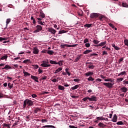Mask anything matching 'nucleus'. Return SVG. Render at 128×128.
<instances>
[{
  "label": "nucleus",
  "mask_w": 128,
  "mask_h": 128,
  "mask_svg": "<svg viewBox=\"0 0 128 128\" xmlns=\"http://www.w3.org/2000/svg\"><path fill=\"white\" fill-rule=\"evenodd\" d=\"M34 106V102L32 100H30L29 99H26L24 101V104H23V108H26V106Z\"/></svg>",
  "instance_id": "obj_1"
},
{
  "label": "nucleus",
  "mask_w": 128,
  "mask_h": 128,
  "mask_svg": "<svg viewBox=\"0 0 128 128\" xmlns=\"http://www.w3.org/2000/svg\"><path fill=\"white\" fill-rule=\"evenodd\" d=\"M86 64L90 70H94V64L92 62H86Z\"/></svg>",
  "instance_id": "obj_2"
},
{
  "label": "nucleus",
  "mask_w": 128,
  "mask_h": 128,
  "mask_svg": "<svg viewBox=\"0 0 128 128\" xmlns=\"http://www.w3.org/2000/svg\"><path fill=\"white\" fill-rule=\"evenodd\" d=\"M103 84L106 86V88H112V86H114V83L104 82Z\"/></svg>",
  "instance_id": "obj_3"
},
{
  "label": "nucleus",
  "mask_w": 128,
  "mask_h": 128,
  "mask_svg": "<svg viewBox=\"0 0 128 128\" xmlns=\"http://www.w3.org/2000/svg\"><path fill=\"white\" fill-rule=\"evenodd\" d=\"M36 30L34 31V34H36V32H40V30H42V26H40V25H37L36 26Z\"/></svg>",
  "instance_id": "obj_4"
},
{
  "label": "nucleus",
  "mask_w": 128,
  "mask_h": 128,
  "mask_svg": "<svg viewBox=\"0 0 128 128\" xmlns=\"http://www.w3.org/2000/svg\"><path fill=\"white\" fill-rule=\"evenodd\" d=\"M89 102H97L98 98L96 96H92L90 98L88 97Z\"/></svg>",
  "instance_id": "obj_5"
},
{
  "label": "nucleus",
  "mask_w": 128,
  "mask_h": 128,
  "mask_svg": "<svg viewBox=\"0 0 128 128\" xmlns=\"http://www.w3.org/2000/svg\"><path fill=\"white\" fill-rule=\"evenodd\" d=\"M33 54H38V52H40V50L38 48L35 47L32 49Z\"/></svg>",
  "instance_id": "obj_6"
},
{
  "label": "nucleus",
  "mask_w": 128,
  "mask_h": 128,
  "mask_svg": "<svg viewBox=\"0 0 128 128\" xmlns=\"http://www.w3.org/2000/svg\"><path fill=\"white\" fill-rule=\"evenodd\" d=\"M48 32H51V34H55L56 32V30L52 28H48Z\"/></svg>",
  "instance_id": "obj_7"
},
{
  "label": "nucleus",
  "mask_w": 128,
  "mask_h": 128,
  "mask_svg": "<svg viewBox=\"0 0 128 128\" xmlns=\"http://www.w3.org/2000/svg\"><path fill=\"white\" fill-rule=\"evenodd\" d=\"M98 16V14L96 13H92L90 14V18H96Z\"/></svg>",
  "instance_id": "obj_8"
},
{
  "label": "nucleus",
  "mask_w": 128,
  "mask_h": 128,
  "mask_svg": "<svg viewBox=\"0 0 128 128\" xmlns=\"http://www.w3.org/2000/svg\"><path fill=\"white\" fill-rule=\"evenodd\" d=\"M112 121L113 122H116L118 121V116H116V114L114 115V117Z\"/></svg>",
  "instance_id": "obj_9"
},
{
  "label": "nucleus",
  "mask_w": 128,
  "mask_h": 128,
  "mask_svg": "<svg viewBox=\"0 0 128 128\" xmlns=\"http://www.w3.org/2000/svg\"><path fill=\"white\" fill-rule=\"evenodd\" d=\"M106 44V41L102 42L101 43L98 44V45H96L95 46H104V44Z\"/></svg>",
  "instance_id": "obj_10"
},
{
  "label": "nucleus",
  "mask_w": 128,
  "mask_h": 128,
  "mask_svg": "<svg viewBox=\"0 0 128 128\" xmlns=\"http://www.w3.org/2000/svg\"><path fill=\"white\" fill-rule=\"evenodd\" d=\"M31 78H32V80H34L36 82H38V78L36 77V76H34L32 75Z\"/></svg>",
  "instance_id": "obj_11"
},
{
  "label": "nucleus",
  "mask_w": 128,
  "mask_h": 128,
  "mask_svg": "<svg viewBox=\"0 0 128 128\" xmlns=\"http://www.w3.org/2000/svg\"><path fill=\"white\" fill-rule=\"evenodd\" d=\"M120 90L122 92H128V88L124 86L120 88Z\"/></svg>",
  "instance_id": "obj_12"
},
{
  "label": "nucleus",
  "mask_w": 128,
  "mask_h": 128,
  "mask_svg": "<svg viewBox=\"0 0 128 128\" xmlns=\"http://www.w3.org/2000/svg\"><path fill=\"white\" fill-rule=\"evenodd\" d=\"M84 75L86 76H93V75H94V72H86V73L84 74Z\"/></svg>",
  "instance_id": "obj_13"
},
{
  "label": "nucleus",
  "mask_w": 128,
  "mask_h": 128,
  "mask_svg": "<svg viewBox=\"0 0 128 128\" xmlns=\"http://www.w3.org/2000/svg\"><path fill=\"white\" fill-rule=\"evenodd\" d=\"M41 110H40V108H36L34 110V114H38V112H40Z\"/></svg>",
  "instance_id": "obj_14"
},
{
  "label": "nucleus",
  "mask_w": 128,
  "mask_h": 128,
  "mask_svg": "<svg viewBox=\"0 0 128 128\" xmlns=\"http://www.w3.org/2000/svg\"><path fill=\"white\" fill-rule=\"evenodd\" d=\"M40 16L42 18H46V14H44L42 11L40 12V14L39 15V17L40 18Z\"/></svg>",
  "instance_id": "obj_15"
},
{
  "label": "nucleus",
  "mask_w": 128,
  "mask_h": 128,
  "mask_svg": "<svg viewBox=\"0 0 128 128\" xmlns=\"http://www.w3.org/2000/svg\"><path fill=\"white\" fill-rule=\"evenodd\" d=\"M2 70H12V67L9 65H6L5 66L2 68Z\"/></svg>",
  "instance_id": "obj_16"
},
{
  "label": "nucleus",
  "mask_w": 128,
  "mask_h": 128,
  "mask_svg": "<svg viewBox=\"0 0 128 128\" xmlns=\"http://www.w3.org/2000/svg\"><path fill=\"white\" fill-rule=\"evenodd\" d=\"M65 46H66V48H70L72 46V45H68L66 44H61V48H64Z\"/></svg>",
  "instance_id": "obj_17"
},
{
  "label": "nucleus",
  "mask_w": 128,
  "mask_h": 128,
  "mask_svg": "<svg viewBox=\"0 0 128 128\" xmlns=\"http://www.w3.org/2000/svg\"><path fill=\"white\" fill-rule=\"evenodd\" d=\"M60 70H62V68H59L54 72V74H58Z\"/></svg>",
  "instance_id": "obj_18"
},
{
  "label": "nucleus",
  "mask_w": 128,
  "mask_h": 128,
  "mask_svg": "<svg viewBox=\"0 0 128 128\" xmlns=\"http://www.w3.org/2000/svg\"><path fill=\"white\" fill-rule=\"evenodd\" d=\"M23 74H24V76H30V74L24 71L23 72Z\"/></svg>",
  "instance_id": "obj_19"
},
{
  "label": "nucleus",
  "mask_w": 128,
  "mask_h": 128,
  "mask_svg": "<svg viewBox=\"0 0 128 128\" xmlns=\"http://www.w3.org/2000/svg\"><path fill=\"white\" fill-rule=\"evenodd\" d=\"M112 48H114L116 50H120V48L118 47V46H116L115 44H112Z\"/></svg>",
  "instance_id": "obj_20"
},
{
  "label": "nucleus",
  "mask_w": 128,
  "mask_h": 128,
  "mask_svg": "<svg viewBox=\"0 0 128 128\" xmlns=\"http://www.w3.org/2000/svg\"><path fill=\"white\" fill-rule=\"evenodd\" d=\"M56 128V127L52 125H46L42 127V128Z\"/></svg>",
  "instance_id": "obj_21"
},
{
  "label": "nucleus",
  "mask_w": 128,
  "mask_h": 128,
  "mask_svg": "<svg viewBox=\"0 0 128 128\" xmlns=\"http://www.w3.org/2000/svg\"><path fill=\"white\" fill-rule=\"evenodd\" d=\"M98 126H100V128H106V126L102 122H100L98 124Z\"/></svg>",
  "instance_id": "obj_22"
},
{
  "label": "nucleus",
  "mask_w": 128,
  "mask_h": 128,
  "mask_svg": "<svg viewBox=\"0 0 128 128\" xmlns=\"http://www.w3.org/2000/svg\"><path fill=\"white\" fill-rule=\"evenodd\" d=\"M80 88V85L77 84L75 86L72 87L71 88V90H76V88Z\"/></svg>",
  "instance_id": "obj_23"
},
{
  "label": "nucleus",
  "mask_w": 128,
  "mask_h": 128,
  "mask_svg": "<svg viewBox=\"0 0 128 128\" xmlns=\"http://www.w3.org/2000/svg\"><path fill=\"white\" fill-rule=\"evenodd\" d=\"M58 88L60 90H64V86H62V85H58Z\"/></svg>",
  "instance_id": "obj_24"
},
{
  "label": "nucleus",
  "mask_w": 128,
  "mask_h": 128,
  "mask_svg": "<svg viewBox=\"0 0 128 128\" xmlns=\"http://www.w3.org/2000/svg\"><path fill=\"white\" fill-rule=\"evenodd\" d=\"M50 62L51 64H58V62L56 60H50Z\"/></svg>",
  "instance_id": "obj_25"
},
{
  "label": "nucleus",
  "mask_w": 128,
  "mask_h": 128,
  "mask_svg": "<svg viewBox=\"0 0 128 128\" xmlns=\"http://www.w3.org/2000/svg\"><path fill=\"white\" fill-rule=\"evenodd\" d=\"M96 118L98 120H104V118L102 116L96 117Z\"/></svg>",
  "instance_id": "obj_26"
},
{
  "label": "nucleus",
  "mask_w": 128,
  "mask_h": 128,
  "mask_svg": "<svg viewBox=\"0 0 128 128\" xmlns=\"http://www.w3.org/2000/svg\"><path fill=\"white\" fill-rule=\"evenodd\" d=\"M92 52V50H86L83 52V54H90V52Z\"/></svg>",
  "instance_id": "obj_27"
},
{
  "label": "nucleus",
  "mask_w": 128,
  "mask_h": 128,
  "mask_svg": "<svg viewBox=\"0 0 128 128\" xmlns=\"http://www.w3.org/2000/svg\"><path fill=\"white\" fill-rule=\"evenodd\" d=\"M122 80H124V78H117L116 82H122Z\"/></svg>",
  "instance_id": "obj_28"
},
{
  "label": "nucleus",
  "mask_w": 128,
  "mask_h": 128,
  "mask_svg": "<svg viewBox=\"0 0 128 128\" xmlns=\"http://www.w3.org/2000/svg\"><path fill=\"white\" fill-rule=\"evenodd\" d=\"M86 28H91V26H92V24H86L84 26Z\"/></svg>",
  "instance_id": "obj_29"
},
{
  "label": "nucleus",
  "mask_w": 128,
  "mask_h": 128,
  "mask_svg": "<svg viewBox=\"0 0 128 128\" xmlns=\"http://www.w3.org/2000/svg\"><path fill=\"white\" fill-rule=\"evenodd\" d=\"M80 56H82V55H80V56L76 58L74 60V62H78V60H80Z\"/></svg>",
  "instance_id": "obj_30"
},
{
  "label": "nucleus",
  "mask_w": 128,
  "mask_h": 128,
  "mask_svg": "<svg viewBox=\"0 0 128 128\" xmlns=\"http://www.w3.org/2000/svg\"><path fill=\"white\" fill-rule=\"evenodd\" d=\"M18 122H20V121H16L14 124L12 126V128H14V126H18Z\"/></svg>",
  "instance_id": "obj_31"
},
{
  "label": "nucleus",
  "mask_w": 128,
  "mask_h": 128,
  "mask_svg": "<svg viewBox=\"0 0 128 128\" xmlns=\"http://www.w3.org/2000/svg\"><path fill=\"white\" fill-rule=\"evenodd\" d=\"M122 6L123 8H128V4L125 2H122Z\"/></svg>",
  "instance_id": "obj_32"
},
{
  "label": "nucleus",
  "mask_w": 128,
  "mask_h": 128,
  "mask_svg": "<svg viewBox=\"0 0 128 128\" xmlns=\"http://www.w3.org/2000/svg\"><path fill=\"white\" fill-rule=\"evenodd\" d=\"M88 80L89 82H94V78H92V76H90L88 78Z\"/></svg>",
  "instance_id": "obj_33"
},
{
  "label": "nucleus",
  "mask_w": 128,
  "mask_h": 128,
  "mask_svg": "<svg viewBox=\"0 0 128 128\" xmlns=\"http://www.w3.org/2000/svg\"><path fill=\"white\" fill-rule=\"evenodd\" d=\"M116 124H118V126H124V122L122 121H119L116 122Z\"/></svg>",
  "instance_id": "obj_34"
},
{
  "label": "nucleus",
  "mask_w": 128,
  "mask_h": 128,
  "mask_svg": "<svg viewBox=\"0 0 128 128\" xmlns=\"http://www.w3.org/2000/svg\"><path fill=\"white\" fill-rule=\"evenodd\" d=\"M48 54L52 56L54 54V51H52V50H48Z\"/></svg>",
  "instance_id": "obj_35"
},
{
  "label": "nucleus",
  "mask_w": 128,
  "mask_h": 128,
  "mask_svg": "<svg viewBox=\"0 0 128 128\" xmlns=\"http://www.w3.org/2000/svg\"><path fill=\"white\" fill-rule=\"evenodd\" d=\"M8 88H10V89L12 88H14V84H10V82H8Z\"/></svg>",
  "instance_id": "obj_36"
},
{
  "label": "nucleus",
  "mask_w": 128,
  "mask_h": 128,
  "mask_svg": "<svg viewBox=\"0 0 128 128\" xmlns=\"http://www.w3.org/2000/svg\"><path fill=\"white\" fill-rule=\"evenodd\" d=\"M40 66H42V68H48V64H46V63H43L40 64Z\"/></svg>",
  "instance_id": "obj_37"
},
{
  "label": "nucleus",
  "mask_w": 128,
  "mask_h": 128,
  "mask_svg": "<svg viewBox=\"0 0 128 128\" xmlns=\"http://www.w3.org/2000/svg\"><path fill=\"white\" fill-rule=\"evenodd\" d=\"M66 31L64 30H60L58 32V34H66Z\"/></svg>",
  "instance_id": "obj_38"
},
{
  "label": "nucleus",
  "mask_w": 128,
  "mask_h": 128,
  "mask_svg": "<svg viewBox=\"0 0 128 128\" xmlns=\"http://www.w3.org/2000/svg\"><path fill=\"white\" fill-rule=\"evenodd\" d=\"M62 62H64V60H60L57 62V64H58L60 66H62Z\"/></svg>",
  "instance_id": "obj_39"
},
{
  "label": "nucleus",
  "mask_w": 128,
  "mask_h": 128,
  "mask_svg": "<svg viewBox=\"0 0 128 128\" xmlns=\"http://www.w3.org/2000/svg\"><path fill=\"white\" fill-rule=\"evenodd\" d=\"M8 58V55H5L0 58V60H6Z\"/></svg>",
  "instance_id": "obj_40"
},
{
  "label": "nucleus",
  "mask_w": 128,
  "mask_h": 128,
  "mask_svg": "<svg viewBox=\"0 0 128 128\" xmlns=\"http://www.w3.org/2000/svg\"><path fill=\"white\" fill-rule=\"evenodd\" d=\"M104 82H112L114 80H112V78H106L104 79Z\"/></svg>",
  "instance_id": "obj_41"
},
{
  "label": "nucleus",
  "mask_w": 128,
  "mask_h": 128,
  "mask_svg": "<svg viewBox=\"0 0 128 128\" xmlns=\"http://www.w3.org/2000/svg\"><path fill=\"white\" fill-rule=\"evenodd\" d=\"M8 38L0 37V42H2V40H6Z\"/></svg>",
  "instance_id": "obj_42"
},
{
  "label": "nucleus",
  "mask_w": 128,
  "mask_h": 128,
  "mask_svg": "<svg viewBox=\"0 0 128 128\" xmlns=\"http://www.w3.org/2000/svg\"><path fill=\"white\" fill-rule=\"evenodd\" d=\"M23 62H24V64H28V62H30V60H28V59H27L26 60H24Z\"/></svg>",
  "instance_id": "obj_43"
},
{
  "label": "nucleus",
  "mask_w": 128,
  "mask_h": 128,
  "mask_svg": "<svg viewBox=\"0 0 128 128\" xmlns=\"http://www.w3.org/2000/svg\"><path fill=\"white\" fill-rule=\"evenodd\" d=\"M11 21L10 18H8L6 20V26H8V24H10V22Z\"/></svg>",
  "instance_id": "obj_44"
},
{
  "label": "nucleus",
  "mask_w": 128,
  "mask_h": 128,
  "mask_svg": "<svg viewBox=\"0 0 128 128\" xmlns=\"http://www.w3.org/2000/svg\"><path fill=\"white\" fill-rule=\"evenodd\" d=\"M3 126L4 128H8V126H10V124H6V123H4L3 124Z\"/></svg>",
  "instance_id": "obj_45"
},
{
  "label": "nucleus",
  "mask_w": 128,
  "mask_h": 128,
  "mask_svg": "<svg viewBox=\"0 0 128 128\" xmlns=\"http://www.w3.org/2000/svg\"><path fill=\"white\" fill-rule=\"evenodd\" d=\"M92 42H94V44H98V42H100V41H98V40H94L92 41Z\"/></svg>",
  "instance_id": "obj_46"
},
{
  "label": "nucleus",
  "mask_w": 128,
  "mask_h": 128,
  "mask_svg": "<svg viewBox=\"0 0 128 128\" xmlns=\"http://www.w3.org/2000/svg\"><path fill=\"white\" fill-rule=\"evenodd\" d=\"M88 97L86 96V97H85L84 98H83L82 99V100H83V102H88Z\"/></svg>",
  "instance_id": "obj_47"
},
{
  "label": "nucleus",
  "mask_w": 128,
  "mask_h": 128,
  "mask_svg": "<svg viewBox=\"0 0 128 128\" xmlns=\"http://www.w3.org/2000/svg\"><path fill=\"white\" fill-rule=\"evenodd\" d=\"M124 44L125 46H128V39H126V40H124Z\"/></svg>",
  "instance_id": "obj_48"
},
{
  "label": "nucleus",
  "mask_w": 128,
  "mask_h": 128,
  "mask_svg": "<svg viewBox=\"0 0 128 128\" xmlns=\"http://www.w3.org/2000/svg\"><path fill=\"white\" fill-rule=\"evenodd\" d=\"M37 20H38V24H40V22H42V21H40V20H42V18H37Z\"/></svg>",
  "instance_id": "obj_49"
},
{
  "label": "nucleus",
  "mask_w": 128,
  "mask_h": 128,
  "mask_svg": "<svg viewBox=\"0 0 128 128\" xmlns=\"http://www.w3.org/2000/svg\"><path fill=\"white\" fill-rule=\"evenodd\" d=\"M37 20H38V24H40V22H42V21H40V20H42V18H37Z\"/></svg>",
  "instance_id": "obj_50"
},
{
  "label": "nucleus",
  "mask_w": 128,
  "mask_h": 128,
  "mask_svg": "<svg viewBox=\"0 0 128 128\" xmlns=\"http://www.w3.org/2000/svg\"><path fill=\"white\" fill-rule=\"evenodd\" d=\"M48 78V76H44L42 75V78H41V80H46Z\"/></svg>",
  "instance_id": "obj_51"
},
{
  "label": "nucleus",
  "mask_w": 128,
  "mask_h": 128,
  "mask_svg": "<svg viewBox=\"0 0 128 128\" xmlns=\"http://www.w3.org/2000/svg\"><path fill=\"white\" fill-rule=\"evenodd\" d=\"M41 122L42 124H44V122H48V120L47 119H42L41 120Z\"/></svg>",
  "instance_id": "obj_52"
},
{
  "label": "nucleus",
  "mask_w": 128,
  "mask_h": 128,
  "mask_svg": "<svg viewBox=\"0 0 128 128\" xmlns=\"http://www.w3.org/2000/svg\"><path fill=\"white\" fill-rule=\"evenodd\" d=\"M120 73L121 76H124V75L126 74V71L122 72Z\"/></svg>",
  "instance_id": "obj_53"
},
{
  "label": "nucleus",
  "mask_w": 128,
  "mask_h": 128,
  "mask_svg": "<svg viewBox=\"0 0 128 128\" xmlns=\"http://www.w3.org/2000/svg\"><path fill=\"white\" fill-rule=\"evenodd\" d=\"M85 46L86 48H90V43H86Z\"/></svg>",
  "instance_id": "obj_54"
},
{
  "label": "nucleus",
  "mask_w": 128,
  "mask_h": 128,
  "mask_svg": "<svg viewBox=\"0 0 128 128\" xmlns=\"http://www.w3.org/2000/svg\"><path fill=\"white\" fill-rule=\"evenodd\" d=\"M108 26H110V28H114V26L112 24L109 23Z\"/></svg>",
  "instance_id": "obj_55"
},
{
  "label": "nucleus",
  "mask_w": 128,
  "mask_h": 128,
  "mask_svg": "<svg viewBox=\"0 0 128 128\" xmlns=\"http://www.w3.org/2000/svg\"><path fill=\"white\" fill-rule=\"evenodd\" d=\"M74 82H80V80L78 78H75V79H74Z\"/></svg>",
  "instance_id": "obj_56"
},
{
  "label": "nucleus",
  "mask_w": 128,
  "mask_h": 128,
  "mask_svg": "<svg viewBox=\"0 0 128 128\" xmlns=\"http://www.w3.org/2000/svg\"><path fill=\"white\" fill-rule=\"evenodd\" d=\"M86 42H88V38H85L84 40V44H86Z\"/></svg>",
  "instance_id": "obj_57"
},
{
  "label": "nucleus",
  "mask_w": 128,
  "mask_h": 128,
  "mask_svg": "<svg viewBox=\"0 0 128 128\" xmlns=\"http://www.w3.org/2000/svg\"><path fill=\"white\" fill-rule=\"evenodd\" d=\"M102 54V56H108V52H106V51H103Z\"/></svg>",
  "instance_id": "obj_58"
},
{
  "label": "nucleus",
  "mask_w": 128,
  "mask_h": 128,
  "mask_svg": "<svg viewBox=\"0 0 128 128\" xmlns=\"http://www.w3.org/2000/svg\"><path fill=\"white\" fill-rule=\"evenodd\" d=\"M26 122H28L30 120V116H28L26 117Z\"/></svg>",
  "instance_id": "obj_59"
},
{
  "label": "nucleus",
  "mask_w": 128,
  "mask_h": 128,
  "mask_svg": "<svg viewBox=\"0 0 128 128\" xmlns=\"http://www.w3.org/2000/svg\"><path fill=\"white\" fill-rule=\"evenodd\" d=\"M48 50H42V52L43 54H48Z\"/></svg>",
  "instance_id": "obj_60"
},
{
  "label": "nucleus",
  "mask_w": 128,
  "mask_h": 128,
  "mask_svg": "<svg viewBox=\"0 0 128 128\" xmlns=\"http://www.w3.org/2000/svg\"><path fill=\"white\" fill-rule=\"evenodd\" d=\"M98 56L97 54L94 53V54H90V56Z\"/></svg>",
  "instance_id": "obj_61"
},
{
  "label": "nucleus",
  "mask_w": 128,
  "mask_h": 128,
  "mask_svg": "<svg viewBox=\"0 0 128 128\" xmlns=\"http://www.w3.org/2000/svg\"><path fill=\"white\" fill-rule=\"evenodd\" d=\"M96 82H102V79L98 78L96 80Z\"/></svg>",
  "instance_id": "obj_62"
},
{
  "label": "nucleus",
  "mask_w": 128,
  "mask_h": 128,
  "mask_svg": "<svg viewBox=\"0 0 128 128\" xmlns=\"http://www.w3.org/2000/svg\"><path fill=\"white\" fill-rule=\"evenodd\" d=\"M123 84H128V81L124 80L123 82Z\"/></svg>",
  "instance_id": "obj_63"
},
{
  "label": "nucleus",
  "mask_w": 128,
  "mask_h": 128,
  "mask_svg": "<svg viewBox=\"0 0 128 128\" xmlns=\"http://www.w3.org/2000/svg\"><path fill=\"white\" fill-rule=\"evenodd\" d=\"M38 72L39 74H42V70L40 69V68L38 70Z\"/></svg>",
  "instance_id": "obj_64"
}]
</instances>
